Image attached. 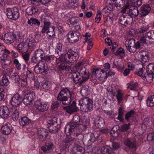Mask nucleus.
I'll list each match as a JSON object with an SVG mask.
<instances>
[{"instance_id": "nucleus-14", "label": "nucleus", "mask_w": 154, "mask_h": 154, "mask_svg": "<svg viewBox=\"0 0 154 154\" xmlns=\"http://www.w3.org/2000/svg\"><path fill=\"white\" fill-rule=\"evenodd\" d=\"M79 33L75 31L69 32L68 34V41L70 43H74L76 42L79 40L80 37Z\"/></svg>"}, {"instance_id": "nucleus-63", "label": "nucleus", "mask_w": 154, "mask_h": 154, "mask_svg": "<svg viewBox=\"0 0 154 154\" xmlns=\"http://www.w3.org/2000/svg\"><path fill=\"white\" fill-rule=\"evenodd\" d=\"M50 83L49 82H45L42 84V87L45 89H48L50 88Z\"/></svg>"}, {"instance_id": "nucleus-40", "label": "nucleus", "mask_w": 154, "mask_h": 154, "mask_svg": "<svg viewBox=\"0 0 154 154\" xmlns=\"http://www.w3.org/2000/svg\"><path fill=\"white\" fill-rule=\"evenodd\" d=\"M19 111L17 109H15L13 111L12 114V118L14 121H17L18 119L19 116Z\"/></svg>"}, {"instance_id": "nucleus-28", "label": "nucleus", "mask_w": 154, "mask_h": 154, "mask_svg": "<svg viewBox=\"0 0 154 154\" xmlns=\"http://www.w3.org/2000/svg\"><path fill=\"white\" fill-rule=\"evenodd\" d=\"M19 122L21 126H24L30 123L31 120L28 117L24 116L21 117L19 119Z\"/></svg>"}, {"instance_id": "nucleus-6", "label": "nucleus", "mask_w": 154, "mask_h": 154, "mask_svg": "<svg viewBox=\"0 0 154 154\" xmlns=\"http://www.w3.org/2000/svg\"><path fill=\"white\" fill-rule=\"evenodd\" d=\"M31 89L30 87L26 88L23 91L24 95L23 100V102L26 106L30 105L32 101L35 97V93L33 92H30L29 90Z\"/></svg>"}, {"instance_id": "nucleus-30", "label": "nucleus", "mask_w": 154, "mask_h": 154, "mask_svg": "<svg viewBox=\"0 0 154 154\" xmlns=\"http://www.w3.org/2000/svg\"><path fill=\"white\" fill-rule=\"evenodd\" d=\"M73 136L75 137V139L78 140L79 142H81L82 141L83 142V140L84 138V137L83 135L81 134L80 132L77 131H75L74 130H73Z\"/></svg>"}, {"instance_id": "nucleus-7", "label": "nucleus", "mask_w": 154, "mask_h": 154, "mask_svg": "<svg viewBox=\"0 0 154 154\" xmlns=\"http://www.w3.org/2000/svg\"><path fill=\"white\" fill-rule=\"evenodd\" d=\"M122 11L127 13L132 18L137 17L139 13L137 8L130 6L129 1H126L125 7L122 10Z\"/></svg>"}, {"instance_id": "nucleus-43", "label": "nucleus", "mask_w": 154, "mask_h": 154, "mask_svg": "<svg viewBox=\"0 0 154 154\" xmlns=\"http://www.w3.org/2000/svg\"><path fill=\"white\" fill-rule=\"evenodd\" d=\"M117 127L118 129H119L120 127L119 126L116 125V126L114 127L112 129L110 132V134L111 136L113 137H116L118 135L117 131Z\"/></svg>"}, {"instance_id": "nucleus-15", "label": "nucleus", "mask_w": 154, "mask_h": 154, "mask_svg": "<svg viewBox=\"0 0 154 154\" xmlns=\"http://www.w3.org/2000/svg\"><path fill=\"white\" fill-rule=\"evenodd\" d=\"M22 102L23 100L22 97H20L18 94L17 93L11 98V103L13 106L17 107L19 106Z\"/></svg>"}, {"instance_id": "nucleus-36", "label": "nucleus", "mask_w": 154, "mask_h": 154, "mask_svg": "<svg viewBox=\"0 0 154 154\" xmlns=\"http://www.w3.org/2000/svg\"><path fill=\"white\" fill-rule=\"evenodd\" d=\"M82 126V129L83 130H86L87 128H88L89 127L90 121L88 119H83L82 123L80 124Z\"/></svg>"}, {"instance_id": "nucleus-48", "label": "nucleus", "mask_w": 154, "mask_h": 154, "mask_svg": "<svg viewBox=\"0 0 154 154\" xmlns=\"http://www.w3.org/2000/svg\"><path fill=\"white\" fill-rule=\"evenodd\" d=\"M69 66L65 63H63L58 66L57 70L59 71L69 69Z\"/></svg>"}, {"instance_id": "nucleus-9", "label": "nucleus", "mask_w": 154, "mask_h": 154, "mask_svg": "<svg viewBox=\"0 0 154 154\" xmlns=\"http://www.w3.org/2000/svg\"><path fill=\"white\" fill-rule=\"evenodd\" d=\"M19 10L16 7L12 8H8L6 11V13L8 17L11 20H15L20 17Z\"/></svg>"}, {"instance_id": "nucleus-64", "label": "nucleus", "mask_w": 154, "mask_h": 154, "mask_svg": "<svg viewBox=\"0 0 154 154\" xmlns=\"http://www.w3.org/2000/svg\"><path fill=\"white\" fill-rule=\"evenodd\" d=\"M75 149L77 150L79 152H81L82 154H83L85 152V150L84 148L82 146L79 145H77L75 147Z\"/></svg>"}, {"instance_id": "nucleus-22", "label": "nucleus", "mask_w": 154, "mask_h": 154, "mask_svg": "<svg viewBox=\"0 0 154 154\" xmlns=\"http://www.w3.org/2000/svg\"><path fill=\"white\" fill-rule=\"evenodd\" d=\"M136 140L133 138L126 139L125 140L124 144L129 148H134L136 146Z\"/></svg>"}, {"instance_id": "nucleus-26", "label": "nucleus", "mask_w": 154, "mask_h": 154, "mask_svg": "<svg viewBox=\"0 0 154 154\" xmlns=\"http://www.w3.org/2000/svg\"><path fill=\"white\" fill-rule=\"evenodd\" d=\"M78 108L76 105L75 102L74 101L70 106L66 107V111L70 114L78 111Z\"/></svg>"}, {"instance_id": "nucleus-21", "label": "nucleus", "mask_w": 154, "mask_h": 154, "mask_svg": "<svg viewBox=\"0 0 154 154\" xmlns=\"http://www.w3.org/2000/svg\"><path fill=\"white\" fill-rule=\"evenodd\" d=\"M12 127L10 124H5L2 126L1 128V133L3 134L8 135L11 132Z\"/></svg>"}, {"instance_id": "nucleus-53", "label": "nucleus", "mask_w": 154, "mask_h": 154, "mask_svg": "<svg viewBox=\"0 0 154 154\" xmlns=\"http://www.w3.org/2000/svg\"><path fill=\"white\" fill-rule=\"evenodd\" d=\"M113 53L116 56L123 54V56H125V50L122 47L118 48L116 52H113Z\"/></svg>"}, {"instance_id": "nucleus-10", "label": "nucleus", "mask_w": 154, "mask_h": 154, "mask_svg": "<svg viewBox=\"0 0 154 154\" xmlns=\"http://www.w3.org/2000/svg\"><path fill=\"white\" fill-rule=\"evenodd\" d=\"M140 41L143 44L148 42L150 44L154 42V30H150L145 34H143L140 38Z\"/></svg>"}, {"instance_id": "nucleus-42", "label": "nucleus", "mask_w": 154, "mask_h": 154, "mask_svg": "<svg viewBox=\"0 0 154 154\" xmlns=\"http://www.w3.org/2000/svg\"><path fill=\"white\" fill-rule=\"evenodd\" d=\"M118 113V120H119L121 122H123L124 121V119L123 118L124 115V110L122 108H119Z\"/></svg>"}, {"instance_id": "nucleus-2", "label": "nucleus", "mask_w": 154, "mask_h": 154, "mask_svg": "<svg viewBox=\"0 0 154 154\" xmlns=\"http://www.w3.org/2000/svg\"><path fill=\"white\" fill-rule=\"evenodd\" d=\"M62 45L61 44H58L55 49V54L58 55L56 56L57 61L58 59L61 62H65L66 63H72L77 60L79 57V55L77 50H75L72 49H70L67 51L66 54L63 55V51L62 48Z\"/></svg>"}, {"instance_id": "nucleus-20", "label": "nucleus", "mask_w": 154, "mask_h": 154, "mask_svg": "<svg viewBox=\"0 0 154 154\" xmlns=\"http://www.w3.org/2000/svg\"><path fill=\"white\" fill-rule=\"evenodd\" d=\"M17 50L19 52L23 54L26 53L28 50V45L26 41L20 42L17 46Z\"/></svg>"}, {"instance_id": "nucleus-1", "label": "nucleus", "mask_w": 154, "mask_h": 154, "mask_svg": "<svg viewBox=\"0 0 154 154\" xmlns=\"http://www.w3.org/2000/svg\"><path fill=\"white\" fill-rule=\"evenodd\" d=\"M84 64V62L82 61L78 63L75 66L78 71L71 73V78L75 84L81 85L89 78L88 70L85 67L82 66Z\"/></svg>"}, {"instance_id": "nucleus-37", "label": "nucleus", "mask_w": 154, "mask_h": 154, "mask_svg": "<svg viewBox=\"0 0 154 154\" xmlns=\"http://www.w3.org/2000/svg\"><path fill=\"white\" fill-rule=\"evenodd\" d=\"M146 104L147 106L149 107L154 106V95L150 96L147 98L146 100Z\"/></svg>"}, {"instance_id": "nucleus-45", "label": "nucleus", "mask_w": 154, "mask_h": 154, "mask_svg": "<svg viewBox=\"0 0 154 154\" xmlns=\"http://www.w3.org/2000/svg\"><path fill=\"white\" fill-rule=\"evenodd\" d=\"M123 94L122 93L121 91L119 90L117 91V94L116 96L117 97L119 104H120V103L122 102L123 100Z\"/></svg>"}, {"instance_id": "nucleus-58", "label": "nucleus", "mask_w": 154, "mask_h": 154, "mask_svg": "<svg viewBox=\"0 0 154 154\" xmlns=\"http://www.w3.org/2000/svg\"><path fill=\"white\" fill-rule=\"evenodd\" d=\"M2 83L5 86H8L9 84V82L7 77L5 75L3 76L2 80Z\"/></svg>"}, {"instance_id": "nucleus-61", "label": "nucleus", "mask_w": 154, "mask_h": 154, "mask_svg": "<svg viewBox=\"0 0 154 154\" xmlns=\"http://www.w3.org/2000/svg\"><path fill=\"white\" fill-rule=\"evenodd\" d=\"M126 48L128 51L130 52L134 53L136 51L135 45L126 46Z\"/></svg>"}, {"instance_id": "nucleus-4", "label": "nucleus", "mask_w": 154, "mask_h": 154, "mask_svg": "<svg viewBox=\"0 0 154 154\" xmlns=\"http://www.w3.org/2000/svg\"><path fill=\"white\" fill-rule=\"evenodd\" d=\"M61 120L60 118L56 117L53 118L48 121L50 132L52 134H56L61 128Z\"/></svg>"}, {"instance_id": "nucleus-52", "label": "nucleus", "mask_w": 154, "mask_h": 154, "mask_svg": "<svg viewBox=\"0 0 154 154\" xmlns=\"http://www.w3.org/2000/svg\"><path fill=\"white\" fill-rule=\"evenodd\" d=\"M126 46L135 45V40L134 38L129 39H127L125 42Z\"/></svg>"}, {"instance_id": "nucleus-34", "label": "nucleus", "mask_w": 154, "mask_h": 154, "mask_svg": "<svg viewBox=\"0 0 154 154\" xmlns=\"http://www.w3.org/2000/svg\"><path fill=\"white\" fill-rule=\"evenodd\" d=\"M38 9L34 6L29 7L26 10V13L29 15L35 14L38 11Z\"/></svg>"}, {"instance_id": "nucleus-8", "label": "nucleus", "mask_w": 154, "mask_h": 154, "mask_svg": "<svg viewBox=\"0 0 154 154\" xmlns=\"http://www.w3.org/2000/svg\"><path fill=\"white\" fill-rule=\"evenodd\" d=\"M80 118L79 116L75 115L72 120L66 125L65 128V131H68L69 132H72L75 128L78 127L80 124Z\"/></svg>"}, {"instance_id": "nucleus-39", "label": "nucleus", "mask_w": 154, "mask_h": 154, "mask_svg": "<svg viewBox=\"0 0 154 154\" xmlns=\"http://www.w3.org/2000/svg\"><path fill=\"white\" fill-rule=\"evenodd\" d=\"M28 23L30 24L32 26L33 24L39 26L40 23L38 19L34 18H31L30 20H28Z\"/></svg>"}, {"instance_id": "nucleus-11", "label": "nucleus", "mask_w": 154, "mask_h": 154, "mask_svg": "<svg viewBox=\"0 0 154 154\" xmlns=\"http://www.w3.org/2000/svg\"><path fill=\"white\" fill-rule=\"evenodd\" d=\"M123 12L119 19V23L122 25L126 26L128 24L132 23L133 18L127 13Z\"/></svg>"}, {"instance_id": "nucleus-47", "label": "nucleus", "mask_w": 154, "mask_h": 154, "mask_svg": "<svg viewBox=\"0 0 154 154\" xmlns=\"http://www.w3.org/2000/svg\"><path fill=\"white\" fill-rule=\"evenodd\" d=\"M149 29V26L147 25L143 26L139 28L137 31V32L140 33H143L147 31Z\"/></svg>"}, {"instance_id": "nucleus-55", "label": "nucleus", "mask_w": 154, "mask_h": 154, "mask_svg": "<svg viewBox=\"0 0 154 154\" xmlns=\"http://www.w3.org/2000/svg\"><path fill=\"white\" fill-rule=\"evenodd\" d=\"M11 78L14 79V81L16 83H18L20 80V78L17 73H14L11 75Z\"/></svg>"}, {"instance_id": "nucleus-3", "label": "nucleus", "mask_w": 154, "mask_h": 154, "mask_svg": "<svg viewBox=\"0 0 154 154\" xmlns=\"http://www.w3.org/2000/svg\"><path fill=\"white\" fill-rule=\"evenodd\" d=\"M74 93L71 92L69 89L63 88L58 94L57 99L58 100L61 101L63 104L68 105L71 102V98L74 97Z\"/></svg>"}, {"instance_id": "nucleus-38", "label": "nucleus", "mask_w": 154, "mask_h": 154, "mask_svg": "<svg viewBox=\"0 0 154 154\" xmlns=\"http://www.w3.org/2000/svg\"><path fill=\"white\" fill-rule=\"evenodd\" d=\"M102 71V69L100 68L94 69L92 71V75H94L96 78L99 79L100 76V74Z\"/></svg>"}, {"instance_id": "nucleus-5", "label": "nucleus", "mask_w": 154, "mask_h": 154, "mask_svg": "<svg viewBox=\"0 0 154 154\" xmlns=\"http://www.w3.org/2000/svg\"><path fill=\"white\" fill-rule=\"evenodd\" d=\"M79 102L80 108L83 112H87L93 110V101L91 99L82 98Z\"/></svg>"}, {"instance_id": "nucleus-35", "label": "nucleus", "mask_w": 154, "mask_h": 154, "mask_svg": "<svg viewBox=\"0 0 154 154\" xmlns=\"http://www.w3.org/2000/svg\"><path fill=\"white\" fill-rule=\"evenodd\" d=\"M130 6L137 8L142 4V0H132L131 1Z\"/></svg>"}, {"instance_id": "nucleus-60", "label": "nucleus", "mask_w": 154, "mask_h": 154, "mask_svg": "<svg viewBox=\"0 0 154 154\" xmlns=\"http://www.w3.org/2000/svg\"><path fill=\"white\" fill-rule=\"evenodd\" d=\"M14 63L18 70H19L21 69V64L19 63L17 59H14Z\"/></svg>"}, {"instance_id": "nucleus-54", "label": "nucleus", "mask_w": 154, "mask_h": 154, "mask_svg": "<svg viewBox=\"0 0 154 154\" xmlns=\"http://www.w3.org/2000/svg\"><path fill=\"white\" fill-rule=\"evenodd\" d=\"M79 18L76 17H72L68 19V21L71 24L74 25L79 21Z\"/></svg>"}, {"instance_id": "nucleus-27", "label": "nucleus", "mask_w": 154, "mask_h": 154, "mask_svg": "<svg viewBox=\"0 0 154 154\" xmlns=\"http://www.w3.org/2000/svg\"><path fill=\"white\" fill-rule=\"evenodd\" d=\"M37 134L40 139L45 140L48 135V132L46 129L43 128H39L37 131Z\"/></svg>"}, {"instance_id": "nucleus-46", "label": "nucleus", "mask_w": 154, "mask_h": 154, "mask_svg": "<svg viewBox=\"0 0 154 154\" xmlns=\"http://www.w3.org/2000/svg\"><path fill=\"white\" fill-rule=\"evenodd\" d=\"M53 146V145L52 143L48 144V145H46L42 146L41 149L44 152H48V151L52 148Z\"/></svg>"}, {"instance_id": "nucleus-41", "label": "nucleus", "mask_w": 154, "mask_h": 154, "mask_svg": "<svg viewBox=\"0 0 154 154\" xmlns=\"http://www.w3.org/2000/svg\"><path fill=\"white\" fill-rule=\"evenodd\" d=\"M71 132V133L69 135L67 136L63 140V142L66 143H68L73 141L75 139V137H73V134L72 132H72Z\"/></svg>"}, {"instance_id": "nucleus-19", "label": "nucleus", "mask_w": 154, "mask_h": 154, "mask_svg": "<svg viewBox=\"0 0 154 154\" xmlns=\"http://www.w3.org/2000/svg\"><path fill=\"white\" fill-rule=\"evenodd\" d=\"M1 63L5 67H8L11 63V57L5 54H3L0 57Z\"/></svg>"}, {"instance_id": "nucleus-12", "label": "nucleus", "mask_w": 154, "mask_h": 154, "mask_svg": "<svg viewBox=\"0 0 154 154\" xmlns=\"http://www.w3.org/2000/svg\"><path fill=\"white\" fill-rule=\"evenodd\" d=\"M44 55V51L42 49H39L36 50L31 58L32 62L35 63L40 62V61L42 60Z\"/></svg>"}, {"instance_id": "nucleus-32", "label": "nucleus", "mask_w": 154, "mask_h": 154, "mask_svg": "<svg viewBox=\"0 0 154 154\" xmlns=\"http://www.w3.org/2000/svg\"><path fill=\"white\" fill-rule=\"evenodd\" d=\"M55 29V27L53 26L51 28H50L46 32L49 38L52 39L55 37V35L54 32Z\"/></svg>"}, {"instance_id": "nucleus-33", "label": "nucleus", "mask_w": 154, "mask_h": 154, "mask_svg": "<svg viewBox=\"0 0 154 154\" xmlns=\"http://www.w3.org/2000/svg\"><path fill=\"white\" fill-rule=\"evenodd\" d=\"M142 65L143 67L142 68H140L139 70H137L135 72L136 74L140 76L143 79H145V74L143 73V71L145 69L144 66L143 64H142Z\"/></svg>"}, {"instance_id": "nucleus-44", "label": "nucleus", "mask_w": 154, "mask_h": 154, "mask_svg": "<svg viewBox=\"0 0 154 154\" xmlns=\"http://www.w3.org/2000/svg\"><path fill=\"white\" fill-rule=\"evenodd\" d=\"M147 75H145V79H146V81L149 82H151L152 81L153 78L154 77V73L146 72Z\"/></svg>"}, {"instance_id": "nucleus-23", "label": "nucleus", "mask_w": 154, "mask_h": 154, "mask_svg": "<svg viewBox=\"0 0 154 154\" xmlns=\"http://www.w3.org/2000/svg\"><path fill=\"white\" fill-rule=\"evenodd\" d=\"M112 2L111 3V5L114 6V8L116 7L118 9L122 8L124 6V8L125 7V1L123 0H112ZM126 0L125 1H127ZM113 7V6H112Z\"/></svg>"}, {"instance_id": "nucleus-62", "label": "nucleus", "mask_w": 154, "mask_h": 154, "mask_svg": "<svg viewBox=\"0 0 154 154\" xmlns=\"http://www.w3.org/2000/svg\"><path fill=\"white\" fill-rule=\"evenodd\" d=\"M22 57L25 60L26 63H27L29 58L30 54L29 53H26L22 54Z\"/></svg>"}, {"instance_id": "nucleus-56", "label": "nucleus", "mask_w": 154, "mask_h": 154, "mask_svg": "<svg viewBox=\"0 0 154 154\" xmlns=\"http://www.w3.org/2000/svg\"><path fill=\"white\" fill-rule=\"evenodd\" d=\"M135 112L134 111L132 110H131L126 114L125 117V119L127 121H128L130 118L133 116Z\"/></svg>"}, {"instance_id": "nucleus-18", "label": "nucleus", "mask_w": 154, "mask_h": 154, "mask_svg": "<svg viewBox=\"0 0 154 154\" xmlns=\"http://www.w3.org/2000/svg\"><path fill=\"white\" fill-rule=\"evenodd\" d=\"M35 105L36 108L38 111L42 112H44L47 110L49 107V105L48 103H45L42 104L39 101H36L35 103Z\"/></svg>"}, {"instance_id": "nucleus-49", "label": "nucleus", "mask_w": 154, "mask_h": 154, "mask_svg": "<svg viewBox=\"0 0 154 154\" xmlns=\"http://www.w3.org/2000/svg\"><path fill=\"white\" fill-rule=\"evenodd\" d=\"M25 76L26 78H27L29 79L32 80H34L35 79V75L33 72H31L29 70H27L26 72Z\"/></svg>"}, {"instance_id": "nucleus-51", "label": "nucleus", "mask_w": 154, "mask_h": 154, "mask_svg": "<svg viewBox=\"0 0 154 154\" xmlns=\"http://www.w3.org/2000/svg\"><path fill=\"white\" fill-rule=\"evenodd\" d=\"M146 69V72L154 73V64L150 63L147 66Z\"/></svg>"}, {"instance_id": "nucleus-59", "label": "nucleus", "mask_w": 154, "mask_h": 154, "mask_svg": "<svg viewBox=\"0 0 154 154\" xmlns=\"http://www.w3.org/2000/svg\"><path fill=\"white\" fill-rule=\"evenodd\" d=\"M130 124H126L121 126V128L119 129L120 131H125L128 130L129 128V125Z\"/></svg>"}, {"instance_id": "nucleus-13", "label": "nucleus", "mask_w": 154, "mask_h": 154, "mask_svg": "<svg viewBox=\"0 0 154 154\" xmlns=\"http://www.w3.org/2000/svg\"><path fill=\"white\" fill-rule=\"evenodd\" d=\"M96 134L89 133L85 135L82 142L84 144L87 146H89L91 145L92 142L95 141L96 139H97L98 138V136H96L97 138L95 137Z\"/></svg>"}, {"instance_id": "nucleus-31", "label": "nucleus", "mask_w": 154, "mask_h": 154, "mask_svg": "<svg viewBox=\"0 0 154 154\" xmlns=\"http://www.w3.org/2000/svg\"><path fill=\"white\" fill-rule=\"evenodd\" d=\"M89 91L88 86H83L80 91V93L83 96L82 98L88 97H86L89 95Z\"/></svg>"}, {"instance_id": "nucleus-57", "label": "nucleus", "mask_w": 154, "mask_h": 154, "mask_svg": "<svg viewBox=\"0 0 154 154\" xmlns=\"http://www.w3.org/2000/svg\"><path fill=\"white\" fill-rule=\"evenodd\" d=\"M54 57L53 55L45 56L44 55V57L42 59V60H44L47 62H48L54 60Z\"/></svg>"}, {"instance_id": "nucleus-29", "label": "nucleus", "mask_w": 154, "mask_h": 154, "mask_svg": "<svg viewBox=\"0 0 154 154\" xmlns=\"http://www.w3.org/2000/svg\"><path fill=\"white\" fill-rule=\"evenodd\" d=\"M94 122L97 127L98 128H101L104 124V119L100 116H97L94 120Z\"/></svg>"}, {"instance_id": "nucleus-24", "label": "nucleus", "mask_w": 154, "mask_h": 154, "mask_svg": "<svg viewBox=\"0 0 154 154\" xmlns=\"http://www.w3.org/2000/svg\"><path fill=\"white\" fill-rule=\"evenodd\" d=\"M141 12L140 15L141 17H144L147 15L150 12L151 10L150 6L147 4L143 5L140 8Z\"/></svg>"}, {"instance_id": "nucleus-17", "label": "nucleus", "mask_w": 154, "mask_h": 154, "mask_svg": "<svg viewBox=\"0 0 154 154\" xmlns=\"http://www.w3.org/2000/svg\"><path fill=\"white\" fill-rule=\"evenodd\" d=\"M45 64L43 61L37 63L34 68V70L35 72L37 74L45 72L46 70Z\"/></svg>"}, {"instance_id": "nucleus-25", "label": "nucleus", "mask_w": 154, "mask_h": 154, "mask_svg": "<svg viewBox=\"0 0 154 154\" xmlns=\"http://www.w3.org/2000/svg\"><path fill=\"white\" fill-rule=\"evenodd\" d=\"M10 114L9 108L6 106H3L1 108L0 116L3 119H7Z\"/></svg>"}, {"instance_id": "nucleus-50", "label": "nucleus", "mask_w": 154, "mask_h": 154, "mask_svg": "<svg viewBox=\"0 0 154 154\" xmlns=\"http://www.w3.org/2000/svg\"><path fill=\"white\" fill-rule=\"evenodd\" d=\"M111 148L108 146H103L101 148L102 154H110Z\"/></svg>"}, {"instance_id": "nucleus-16", "label": "nucleus", "mask_w": 154, "mask_h": 154, "mask_svg": "<svg viewBox=\"0 0 154 154\" xmlns=\"http://www.w3.org/2000/svg\"><path fill=\"white\" fill-rule=\"evenodd\" d=\"M16 38L15 35L12 32L6 33L4 35V41L7 44L9 45L14 42Z\"/></svg>"}]
</instances>
